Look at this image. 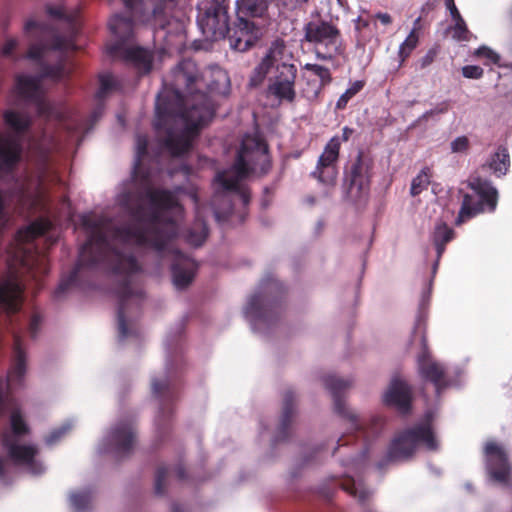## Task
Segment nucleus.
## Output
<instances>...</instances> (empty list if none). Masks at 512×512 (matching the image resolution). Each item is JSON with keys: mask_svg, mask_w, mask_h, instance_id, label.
I'll return each instance as SVG.
<instances>
[{"mask_svg": "<svg viewBox=\"0 0 512 512\" xmlns=\"http://www.w3.org/2000/svg\"><path fill=\"white\" fill-rule=\"evenodd\" d=\"M324 225H325L324 221L321 219L316 222L315 227H314L315 236H319L322 233V231L324 229Z\"/></svg>", "mask_w": 512, "mask_h": 512, "instance_id": "4d7b16f0", "label": "nucleus"}, {"mask_svg": "<svg viewBox=\"0 0 512 512\" xmlns=\"http://www.w3.org/2000/svg\"><path fill=\"white\" fill-rule=\"evenodd\" d=\"M483 454L487 483L506 486L508 484L511 466L502 445L494 440H489L484 445Z\"/></svg>", "mask_w": 512, "mask_h": 512, "instance_id": "6ab92c4d", "label": "nucleus"}, {"mask_svg": "<svg viewBox=\"0 0 512 512\" xmlns=\"http://www.w3.org/2000/svg\"><path fill=\"white\" fill-rule=\"evenodd\" d=\"M454 26L453 30V38L458 41H467L469 30L467 28L465 20L461 17L453 19Z\"/></svg>", "mask_w": 512, "mask_h": 512, "instance_id": "79ce46f5", "label": "nucleus"}, {"mask_svg": "<svg viewBox=\"0 0 512 512\" xmlns=\"http://www.w3.org/2000/svg\"><path fill=\"white\" fill-rule=\"evenodd\" d=\"M383 401L400 414L406 415L411 410L412 389L406 381L398 376H393L383 395Z\"/></svg>", "mask_w": 512, "mask_h": 512, "instance_id": "b1692460", "label": "nucleus"}, {"mask_svg": "<svg viewBox=\"0 0 512 512\" xmlns=\"http://www.w3.org/2000/svg\"><path fill=\"white\" fill-rule=\"evenodd\" d=\"M473 193L463 196L462 204L455 219L457 226L479 213L493 212L497 207L498 192L489 180L474 177L469 182Z\"/></svg>", "mask_w": 512, "mask_h": 512, "instance_id": "2eb2a0df", "label": "nucleus"}, {"mask_svg": "<svg viewBox=\"0 0 512 512\" xmlns=\"http://www.w3.org/2000/svg\"><path fill=\"white\" fill-rule=\"evenodd\" d=\"M124 7L128 15L125 13H115L108 21L109 31L115 38V43L107 47V52L112 56L122 52L124 44L133 39L136 23L142 24V22L135 18L130 9L125 5ZM145 26H149L153 29L150 25L145 24Z\"/></svg>", "mask_w": 512, "mask_h": 512, "instance_id": "4be33fe9", "label": "nucleus"}, {"mask_svg": "<svg viewBox=\"0 0 512 512\" xmlns=\"http://www.w3.org/2000/svg\"><path fill=\"white\" fill-rule=\"evenodd\" d=\"M473 56L478 58H484V64L485 65H498L500 66V60L501 56L499 53L491 49L490 47L486 45H482L474 50Z\"/></svg>", "mask_w": 512, "mask_h": 512, "instance_id": "4c0bfd02", "label": "nucleus"}, {"mask_svg": "<svg viewBox=\"0 0 512 512\" xmlns=\"http://www.w3.org/2000/svg\"><path fill=\"white\" fill-rule=\"evenodd\" d=\"M46 13L55 19H64L65 14L63 8L61 6H53L51 4H46Z\"/></svg>", "mask_w": 512, "mask_h": 512, "instance_id": "de8ad7c7", "label": "nucleus"}, {"mask_svg": "<svg viewBox=\"0 0 512 512\" xmlns=\"http://www.w3.org/2000/svg\"><path fill=\"white\" fill-rule=\"evenodd\" d=\"M340 140L338 137H332L325 145L320 155L315 169L311 176L325 186H334L336 183L338 170L337 161L339 157Z\"/></svg>", "mask_w": 512, "mask_h": 512, "instance_id": "5701e85b", "label": "nucleus"}, {"mask_svg": "<svg viewBox=\"0 0 512 512\" xmlns=\"http://www.w3.org/2000/svg\"><path fill=\"white\" fill-rule=\"evenodd\" d=\"M268 9V0H236L235 14L255 20L264 16Z\"/></svg>", "mask_w": 512, "mask_h": 512, "instance_id": "7c9ffc66", "label": "nucleus"}, {"mask_svg": "<svg viewBox=\"0 0 512 512\" xmlns=\"http://www.w3.org/2000/svg\"><path fill=\"white\" fill-rule=\"evenodd\" d=\"M168 467L166 466H160L158 467L156 474H155V483H154V490L156 495H163L164 494V488H165V482L166 477L168 474Z\"/></svg>", "mask_w": 512, "mask_h": 512, "instance_id": "37998d69", "label": "nucleus"}, {"mask_svg": "<svg viewBox=\"0 0 512 512\" xmlns=\"http://www.w3.org/2000/svg\"><path fill=\"white\" fill-rule=\"evenodd\" d=\"M322 381L325 388L333 398L335 412L348 421L350 429L354 431L363 430L364 423L359 419L357 414L349 411L346 408L345 402L343 400L345 391L349 389L353 384L352 379L339 378L335 375H326L322 378Z\"/></svg>", "mask_w": 512, "mask_h": 512, "instance_id": "aec40b11", "label": "nucleus"}, {"mask_svg": "<svg viewBox=\"0 0 512 512\" xmlns=\"http://www.w3.org/2000/svg\"><path fill=\"white\" fill-rule=\"evenodd\" d=\"M238 218H239L240 222H243L245 219V216H244V214L241 213V214H239Z\"/></svg>", "mask_w": 512, "mask_h": 512, "instance_id": "680f3d73", "label": "nucleus"}, {"mask_svg": "<svg viewBox=\"0 0 512 512\" xmlns=\"http://www.w3.org/2000/svg\"><path fill=\"white\" fill-rule=\"evenodd\" d=\"M23 31L32 42L26 58L39 64L41 71L37 75H19L15 84L16 94L24 101L34 104L40 116L62 119V112L44 97L41 82L45 78L60 81L68 74L63 62L47 64L44 61L49 51H63L67 45L66 40L51 25L33 18L25 21Z\"/></svg>", "mask_w": 512, "mask_h": 512, "instance_id": "7ed1b4c3", "label": "nucleus"}, {"mask_svg": "<svg viewBox=\"0 0 512 512\" xmlns=\"http://www.w3.org/2000/svg\"><path fill=\"white\" fill-rule=\"evenodd\" d=\"M295 400L296 396L293 390L288 389L284 392L280 423L272 440L273 445L288 439L289 428L295 413Z\"/></svg>", "mask_w": 512, "mask_h": 512, "instance_id": "bb28decb", "label": "nucleus"}, {"mask_svg": "<svg viewBox=\"0 0 512 512\" xmlns=\"http://www.w3.org/2000/svg\"><path fill=\"white\" fill-rule=\"evenodd\" d=\"M14 338V358H13V364L10 368L7 379H6V385L9 389H13L17 386H21L23 379L26 374V354L25 351L22 348V341L18 334H13Z\"/></svg>", "mask_w": 512, "mask_h": 512, "instance_id": "a878e982", "label": "nucleus"}, {"mask_svg": "<svg viewBox=\"0 0 512 512\" xmlns=\"http://www.w3.org/2000/svg\"><path fill=\"white\" fill-rule=\"evenodd\" d=\"M353 133V129L345 126L343 129H342V136H343V139L345 141H347L350 137V135Z\"/></svg>", "mask_w": 512, "mask_h": 512, "instance_id": "13d9d810", "label": "nucleus"}, {"mask_svg": "<svg viewBox=\"0 0 512 512\" xmlns=\"http://www.w3.org/2000/svg\"><path fill=\"white\" fill-rule=\"evenodd\" d=\"M462 76L467 79H480L484 74L482 67L478 65H465L461 69Z\"/></svg>", "mask_w": 512, "mask_h": 512, "instance_id": "a18cd8bd", "label": "nucleus"}, {"mask_svg": "<svg viewBox=\"0 0 512 512\" xmlns=\"http://www.w3.org/2000/svg\"><path fill=\"white\" fill-rule=\"evenodd\" d=\"M261 163V172L266 173L271 163L267 144L257 135L246 133L242 140L234 164L216 174L215 192L210 208L216 222L224 225L234 214V205L238 201L243 208L250 203V191L242 181Z\"/></svg>", "mask_w": 512, "mask_h": 512, "instance_id": "20e7f679", "label": "nucleus"}, {"mask_svg": "<svg viewBox=\"0 0 512 512\" xmlns=\"http://www.w3.org/2000/svg\"><path fill=\"white\" fill-rule=\"evenodd\" d=\"M262 33L261 26L255 20L236 16V20L230 23L226 38L229 40L231 49L245 52L256 45Z\"/></svg>", "mask_w": 512, "mask_h": 512, "instance_id": "412c9836", "label": "nucleus"}, {"mask_svg": "<svg viewBox=\"0 0 512 512\" xmlns=\"http://www.w3.org/2000/svg\"><path fill=\"white\" fill-rule=\"evenodd\" d=\"M262 206H263V207H267V206H268V203H267L266 201H263V202H262Z\"/></svg>", "mask_w": 512, "mask_h": 512, "instance_id": "0e129e2a", "label": "nucleus"}, {"mask_svg": "<svg viewBox=\"0 0 512 512\" xmlns=\"http://www.w3.org/2000/svg\"><path fill=\"white\" fill-rule=\"evenodd\" d=\"M419 21H420V17H418V18L415 20L414 25H417V24L419 23Z\"/></svg>", "mask_w": 512, "mask_h": 512, "instance_id": "69168bd1", "label": "nucleus"}, {"mask_svg": "<svg viewBox=\"0 0 512 512\" xmlns=\"http://www.w3.org/2000/svg\"><path fill=\"white\" fill-rule=\"evenodd\" d=\"M436 56V52L434 50H429L420 60H419V65H420V68H425L427 66H429L433 61H434V58Z\"/></svg>", "mask_w": 512, "mask_h": 512, "instance_id": "8fccbe9b", "label": "nucleus"}, {"mask_svg": "<svg viewBox=\"0 0 512 512\" xmlns=\"http://www.w3.org/2000/svg\"><path fill=\"white\" fill-rule=\"evenodd\" d=\"M307 201H308V203L313 204L315 200L313 197H309V198H307Z\"/></svg>", "mask_w": 512, "mask_h": 512, "instance_id": "e2e57ef3", "label": "nucleus"}, {"mask_svg": "<svg viewBox=\"0 0 512 512\" xmlns=\"http://www.w3.org/2000/svg\"><path fill=\"white\" fill-rule=\"evenodd\" d=\"M58 238H15L16 248L8 275L0 280V324L12 322L23 302V276L27 275L39 283L49 272V259L42 244L49 247Z\"/></svg>", "mask_w": 512, "mask_h": 512, "instance_id": "39448f33", "label": "nucleus"}, {"mask_svg": "<svg viewBox=\"0 0 512 512\" xmlns=\"http://www.w3.org/2000/svg\"><path fill=\"white\" fill-rule=\"evenodd\" d=\"M303 68L318 78V81L311 80L304 75L308 86L304 90L305 97L309 101H315L319 98L322 89L332 82L331 71L329 68L315 63H306Z\"/></svg>", "mask_w": 512, "mask_h": 512, "instance_id": "393cba45", "label": "nucleus"}, {"mask_svg": "<svg viewBox=\"0 0 512 512\" xmlns=\"http://www.w3.org/2000/svg\"><path fill=\"white\" fill-rule=\"evenodd\" d=\"M469 139L465 135H461L456 137L451 143H450V149L452 153H463L466 152L469 148Z\"/></svg>", "mask_w": 512, "mask_h": 512, "instance_id": "c03bdc74", "label": "nucleus"}, {"mask_svg": "<svg viewBox=\"0 0 512 512\" xmlns=\"http://www.w3.org/2000/svg\"><path fill=\"white\" fill-rule=\"evenodd\" d=\"M445 5H446L447 9L449 10L452 19L461 17V14L459 13V11L457 9V7L454 3V0H445Z\"/></svg>", "mask_w": 512, "mask_h": 512, "instance_id": "3c124183", "label": "nucleus"}, {"mask_svg": "<svg viewBox=\"0 0 512 512\" xmlns=\"http://www.w3.org/2000/svg\"><path fill=\"white\" fill-rule=\"evenodd\" d=\"M367 455L368 450L364 448L356 455L342 460V466L345 467V480L341 486L343 490L357 498L360 504H364L373 494V490L368 488L363 480Z\"/></svg>", "mask_w": 512, "mask_h": 512, "instance_id": "a211bd4d", "label": "nucleus"}, {"mask_svg": "<svg viewBox=\"0 0 512 512\" xmlns=\"http://www.w3.org/2000/svg\"><path fill=\"white\" fill-rule=\"evenodd\" d=\"M376 18L381 22L383 25H389L392 22V18L388 13H382L379 12L376 14Z\"/></svg>", "mask_w": 512, "mask_h": 512, "instance_id": "5fc2aeb1", "label": "nucleus"}, {"mask_svg": "<svg viewBox=\"0 0 512 512\" xmlns=\"http://www.w3.org/2000/svg\"><path fill=\"white\" fill-rule=\"evenodd\" d=\"M72 426V421L67 420L60 427L53 429L45 438L46 445L53 446L58 443Z\"/></svg>", "mask_w": 512, "mask_h": 512, "instance_id": "ea45409f", "label": "nucleus"}, {"mask_svg": "<svg viewBox=\"0 0 512 512\" xmlns=\"http://www.w3.org/2000/svg\"><path fill=\"white\" fill-rule=\"evenodd\" d=\"M155 102L154 129L164 133L163 146L172 156L189 151L199 129L215 115L212 94L227 96L230 78L219 67L201 71L195 61L183 59L171 71Z\"/></svg>", "mask_w": 512, "mask_h": 512, "instance_id": "f03ea898", "label": "nucleus"}, {"mask_svg": "<svg viewBox=\"0 0 512 512\" xmlns=\"http://www.w3.org/2000/svg\"><path fill=\"white\" fill-rule=\"evenodd\" d=\"M147 147V136L137 134L131 178L117 186L114 196L115 204L133 222L117 225L104 215L83 214L80 221L87 234L86 242L80 247L74 268L61 277L54 291V298L61 300L73 287H90L97 273L110 274L115 281L114 293L118 301L119 342L138 341L141 337L138 320L146 296L140 282L143 269L137 254L146 251L155 261L151 271L155 274L169 264L173 285L182 290L192 283L198 265L176 249L172 241L181 235L188 245L197 248L209 233L204 207L200 206L196 193L190 194L195 204V220L190 228L180 233L184 209L176 194L153 189L148 175L138 179Z\"/></svg>", "mask_w": 512, "mask_h": 512, "instance_id": "f257e3e1", "label": "nucleus"}, {"mask_svg": "<svg viewBox=\"0 0 512 512\" xmlns=\"http://www.w3.org/2000/svg\"><path fill=\"white\" fill-rule=\"evenodd\" d=\"M450 109V102L449 100H444L438 105H436L434 108H431L427 111H425L421 116L418 117L417 122L421 123L424 121H427L430 117H433L435 115L439 114H445Z\"/></svg>", "mask_w": 512, "mask_h": 512, "instance_id": "a19ab883", "label": "nucleus"}, {"mask_svg": "<svg viewBox=\"0 0 512 512\" xmlns=\"http://www.w3.org/2000/svg\"><path fill=\"white\" fill-rule=\"evenodd\" d=\"M3 123L6 131L0 133V172L8 173L21 159L23 138L31 127L32 119L25 111L6 109Z\"/></svg>", "mask_w": 512, "mask_h": 512, "instance_id": "1a4fd4ad", "label": "nucleus"}, {"mask_svg": "<svg viewBox=\"0 0 512 512\" xmlns=\"http://www.w3.org/2000/svg\"><path fill=\"white\" fill-rule=\"evenodd\" d=\"M271 74L267 86V95L279 103H292L296 99L295 82L297 67L293 54L282 39H275L267 48L261 61L253 69L249 86L257 87Z\"/></svg>", "mask_w": 512, "mask_h": 512, "instance_id": "423d86ee", "label": "nucleus"}, {"mask_svg": "<svg viewBox=\"0 0 512 512\" xmlns=\"http://www.w3.org/2000/svg\"><path fill=\"white\" fill-rule=\"evenodd\" d=\"M5 460L2 456H0V482L7 485V484H10L11 481L8 479L7 475H6V470H5Z\"/></svg>", "mask_w": 512, "mask_h": 512, "instance_id": "864d4df0", "label": "nucleus"}, {"mask_svg": "<svg viewBox=\"0 0 512 512\" xmlns=\"http://www.w3.org/2000/svg\"><path fill=\"white\" fill-rule=\"evenodd\" d=\"M440 258H438V255L436 254V259L432 265V276L426 283L425 287L422 289L419 304H418V311L415 319V325H414V332L416 330H421L422 325L425 323V320L428 315V307L430 304V298H431V291H432V285H433V278L437 272L438 266H439Z\"/></svg>", "mask_w": 512, "mask_h": 512, "instance_id": "cd10ccee", "label": "nucleus"}, {"mask_svg": "<svg viewBox=\"0 0 512 512\" xmlns=\"http://www.w3.org/2000/svg\"><path fill=\"white\" fill-rule=\"evenodd\" d=\"M135 444V430L131 421H118L103 436L97 446L99 454H111L121 460L129 457Z\"/></svg>", "mask_w": 512, "mask_h": 512, "instance_id": "f3484780", "label": "nucleus"}, {"mask_svg": "<svg viewBox=\"0 0 512 512\" xmlns=\"http://www.w3.org/2000/svg\"><path fill=\"white\" fill-rule=\"evenodd\" d=\"M417 368L420 377L431 382L435 387L436 396L448 387H460L462 385L463 370L459 366H446L434 360L429 352L427 339L424 333L421 335V352L417 356Z\"/></svg>", "mask_w": 512, "mask_h": 512, "instance_id": "f8f14e48", "label": "nucleus"}, {"mask_svg": "<svg viewBox=\"0 0 512 512\" xmlns=\"http://www.w3.org/2000/svg\"><path fill=\"white\" fill-rule=\"evenodd\" d=\"M175 473L178 477L179 480H185L186 479V472H185V468L182 464H178L175 466Z\"/></svg>", "mask_w": 512, "mask_h": 512, "instance_id": "6e6d98bb", "label": "nucleus"}, {"mask_svg": "<svg viewBox=\"0 0 512 512\" xmlns=\"http://www.w3.org/2000/svg\"><path fill=\"white\" fill-rule=\"evenodd\" d=\"M17 45H18L17 39H15V38L7 39L1 48V55L4 57L12 56Z\"/></svg>", "mask_w": 512, "mask_h": 512, "instance_id": "49530a36", "label": "nucleus"}, {"mask_svg": "<svg viewBox=\"0 0 512 512\" xmlns=\"http://www.w3.org/2000/svg\"><path fill=\"white\" fill-rule=\"evenodd\" d=\"M304 33L319 60L331 61L344 52L340 30L331 21L313 19L305 24Z\"/></svg>", "mask_w": 512, "mask_h": 512, "instance_id": "ddd939ff", "label": "nucleus"}, {"mask_svg": "<svg viewBox=\"0 0 512 512\" xmlns=\"http://www.w3.org/2000/svg\"><path fill=\"white\" fill-rule=\"evenodd\" d=\"M183 329L184 324L180 322L167 334L164 341L166 350L164 375L161 378L152 377L151 379L152 395L158 401V412L154 424L159 433L164 432L169 426L174 412L173 405L178 398V390L171 379L172 352L178 348L177 338L182 334Z\"/></svg>", "mask_w": 512, "mask_h": 512, "instance_id": "6e6552de", "label": "nucleus"}, {"mask_svg": "<svg viewBox=\"0 0 512 512\" xmlns=\"http://www.w3.org/2000/svg\"><path fill=\"white\" fill-rule=\"evenodd\" d=\"M230 0H202L197 5L196 23L208 41L225 39L229 33Z\"/></svg>", "mask_w": 512, "mask_h": 512, "instance_id": "4468645a", "label": "nucleus"}, {"mask_svg": "<svg viewBox=\"0 0 512 512\" xmlns=\"http://www.w3.org/2000/svg\"><path fill=\"white\" fill-rule=\"evenodd\" d=\"M183 169L187 172L188 171V167L185 165L183 166Z\"/></svg>", "mask_w": 512, "mask_h": 512, "instance_id": "774afa93", "label": "nucleus"}, {"mask_svg": "<svg viewBox=\"0 0 512 512\" xmlns=\"http://www.w3.org/2000/svg\"><path fill=\"white\" fill-rule=\"evenodd\" d=\"M40 325H41V318L38 315H34L31 318L30 323H29V332H30L32 338H35L37 336Z\"/></svg>", "mask_w": 512, "mask_h": 512, "instance_id": "09e8293b", "label": "nucleus"}, {"mask_svg": "<svg viewBox=\"0 0 512 512\" xmlns=\"http://www.w3.org/2000/svg\"><path fill=\"white\" fill-rule=\"evenodd\" d=\"M4 382L0 378V416L4 413L7 408V398L4 395Z\"/></svg>", "mask_w": 512, "mask_h": 512, "instance_id": "603ef678", "label": "nucleus"}, {"mask_svg": "<svg viewBox=\"0 0 512 512\" xmlns=\"http://www.w3.org/2000/svg\"><path fill=\"white\" fill-rule=\"evenodd\" d=\"M369 187V163L363 159L362 153L359 152L345 169L343 197L354 205H361L368 198Z\"/></svg>", "mask_w": 512, "mask_h": 512, "instance_id": "dca6fc26", "label": "nucleus"}, {"mask_svg": "<svg viewBox=\"0 0 512 512\" xmlns=\"http://www.w3.org/2000/svg\"><path fill=\"white\" fill-rule=\"evenodd\" d=\"M92 498L93 490L90 487H85L70 493L69 504L75 512H87L90 510Z\"/></svg>", "mask_w": 512, "mask_h": 512, "instance_id": "72a5a7b5", "label": "nucleus"}, {"mask_svg": "<svg viewBox=\"0 0 512 512\" xmlns=\"http://www.w3.org/2000/svg\"><path fill=\"white\" fill-rule=\"evenodd\" d=\"M418 43V35L415 33V29H413L407 38L401 43L399 46V57H400V64H402L405 59L411 54L413 49L416 48Z\"/></svg>", "mask_w": 512, "mask_h": 512, "instance_id": "58836bf2", "label": "nucleus"}, {"mask_svg": "<svg viewBox=\"0 0 512 512\" xmlns=\"http://www.w3.org/2000/svg\"><path fill=\"white\" fill-rule=\"evenodd\" d=\"M171 512H183V509L179 504L174 503Z\"/></svg>", "mask_w": 512, "mask_h": 512, "instance_id": "052dcab7", "label": "nucleus"}, {"mask_svg": "<svg viewBox=\"0 0 512 512\" xmlns=\"http://www.w3.org/2000/svg\"><path fill=\"white\" fill-rule=\"evenodd\" d=\"M454 230L442 220L435 223L431 233V241L435 247L438 258H441L445 252L446 245L454 238Z\"/></svg>", "mask_w": 512, "mask_h": 512, "instance_id": "2f4dec72", "label": "nucleus"}, {"mask_svg": "<svg viewBox=\"0 0 512 512\" xmlns=\"http://www.w3.org/2000/svg\"><path fill=\"white\" fill-rule=\"evenodd\" d=\"M430 184V176L428 168H423L413 179L410 187V194L417 196L428 188Z\"/></svg>", "mask_w": 512, "mask_h": 512, "instance_id": "e433bc0d", "label": "nucleus"}, {"mask_svg": "<svg viewBox=\"0 0 512 512\" xmlns=\"http://www.w3.org/2000/svg\"><path fill=\"white\" fill-rule=\"evenodd\" d=\"M10 425L12 434L5 432L1 438L2 447L6 450L9 459L16 466L25 468L31 475L38 476L43 474L46 471V467L36 458L38 454L37 447L32 444H19L16 439L18 436H22L29 431V427L19 409L12 411Z\"/></svg>", "mask_w": 512, "mask_h": 512, "instance_id": "9d476101", "label": "nucleus"}, {"mask_svg": "<svg viewBox=\"0 0 512 512\" xmlns=\"http://www.w3.org/2000/svg\"><path fill=\"white\" fill-rule=\"evenodd\" d=\"M121 89L120 82L110 72H103L99 75V89L96 92V100L104 101L111 93Z\"/></svg>", "mask_w": 512, "mask_h": 512, "instance_id": "f704fd0d", "label": "nucleus"}, {"mask_svg": "<svg viewBox=\"0 0 512 512\" xmlns=\"http://www.w3.org/2000/svg\"><path fill=\"white\" fill-rule=\"evenodd\" d=\"M121 53L141 74H147L151 71L153 64V54L151 51L141 47H133L124 48Z\"/></svg>", "mask_w": 512, "mask_h": 512, "instance_id": "c85d7f7f", "label": "nucleus"}, {"mask_svg": "<svg viewBox=\"0 0 512 512\" xmlns=\"http://www.w3.org/2000/svg\"><path fill=\"white\" fill-rule=\"evenodd\" d=\"M285 293L283 283L274 276L267 275L247 298L242 314L255 334L265 336L277 327L283 312L282 301Z\"/></svg>", "mask_w": 512, "mask_h": 512, "instance_id": "0eeeda50", "label": "nucleus"}, {"mask_svg": "<svg viewBox=\"0 0 512 512\" xmlns=\"http://www.w3.org/2000/svg\"><path fill=\"white\" fill-rule=\"evenodd\" d=\"M365 82L363 80H356L351 82L349 87L342 93L336 101V110H343L346 108L348 102L358 94L364 87Z\"/></svg>", "mask_w": 512, "mask_h": 512, "instance_id": "c9c22d12", "label": "nucleus"}, {"mask_svg": "<svg viewBox=\"0 0 512 512\" xmlns=\"http://www.w3.org/2000/svg\"><path fill=\"white\" fill-rule=\"evenodd\" d=\"M428 468L430 472L434 475L439 476L441 474L440 470L438 468H435L432 464H428Z\"/></svg>", "mask_w": 512, "mask_h": 512, "instance_id": "bf43d9fd", "label": "nucleus"}, {"mask_svg": "<svg viewBox=\"0 0 512 512\" xmlns=\"http://www.w3.org/2000/svg\"><path fill=\"white\" fill-rule=\"evenodd\" d=\"M426 416L431 417L429 413H426ZM429 421L430 419L398 434L391 441L386 457L378 462V469H383L388 463L409 460L419 444H423L427 450H437L438 442Z\"/></svg>", "mask_w": 512, "mask_h": 512, "instance_id": "9b49d317", "label": "nucleus"}, {"mask_svg": "<svg viewBox=\"0 0 512 512\" xmlns=\"http://www.w3.org/2000/svg\"><path fill=\"white\" fill-rule=\"evenodd\" d=\"M490 170L498 177L504 176L510 167V156L505 146H499L488 161Z\"/></svg>", "mask_w": 512, "mask_h": 512, "instance_id": "473e14b6", "label": "nucleus"}, {"mask_svg": "<svg viewBox=\"0 0 512 512\" xmlns=\"http://www.w3.org/2000/svg\"><path fill=\"white\" fill-rule=\"evenodd\" d=\"M364 512H376V511H374V510H372V509H368V510H366V511H364Z\"/></svg>", "mask_w": 512, "mask_h": 512, "instance_id": "338daca9", "label": "nucleus"}, {"mask_svg": "<svg viewBox=\"0 0 512 512\" xmlns=\"http://www.w3.org/2000/svg\"><path fill=\"white\" fill-rule=\"evenodd\" d=\"M103 112L104 101H98L97 106L91 112L88 120H82L75 117L65 124L66 128L70 133L75 134L77 137L79 133L87 134L93 129L95 123L102 117Z\"/></svg>", "mask_w": 512, "mask_h": 512, "instance_id": "c756f323", "label": "nucleus"}]
</instances>
